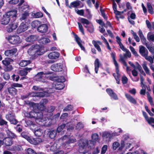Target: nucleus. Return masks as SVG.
<instances>
[{"label": "nucleus", "instance_id": "47", "mask_svg": "<svg viewBox=\"0 0 154 154\" xmlns=\"http://www.w3.org/2000/svg\"><path fill=\"white\" fill-rule=\"evenodd\" d=\"M98 135L97 133L93 134L91 136L92 140L94 142L97 141L98 139Z\"/></svg>", "mask_w": 154, "mask_h": 154}, {"label": "nucleus", "instance_id": "3", "mask_svg": "<svg viewBox=\"0 0 154 154\" xmlns=\"http://www.w3.org/2000/svg\"><path fill=\"white\" fill-rule=\"evenodd\" d=\"M6 13L9 18L10 19L11 22H14L17 19L18 14L17 11L16 9L10 11Z\"/></svg>", "mask_w": 154, "mask_h": 154}, {"label": "nucleus", "instance_id": "40", "mask_svg": "<svg viewBox=\"0 0 154 154\" xmlns=\"http://www.w3.org/2000/svg\"><path fill=\"white\" fill-rule=\"evenodd\" d=\"M73 106L71 104L67 105L63 110V112L71 111L73 110Z\"/></svg>", "mask_w": 154, "mask_h": 154}, {"label": "nucleus", "instance_id": "42", "mask_svg": "<svg viewBox=\"0 0 154 154\" xmlns=\"http://www.w3.org/2000/svg\"><path fill=\"white\" fill-rule=\"evenodd\" d=\"M40 42L42 43V44H45L50 42V40L48 38H43L39 40Z\"/></svg>", "mask_w": 154, "mask_h": 154}, {"label": "nucleus", "instance_id": "63", "mask_svg": "<svg viewBox=\"0 0 154 154\" xmlns=\"http://www.w3.org/2000/svg\"><path fill=\"white\" fill-rule=\"evenodd\" d=\"M94 30V27L93 25H90L88 26L87 30L90 32H93Z\"/></svg>", "mask_w": 154, "mask_h": 154}, {"label": "nucleus", "instance_id": "32", "mask_svg": "<svg viewBox=\"0 0 154 154\" xmlns=\"http://www.w3.org/2000/svg\"><path fill=\"white\" fill-rule=\"evenodd\" d=\"M30 60H21L19 63V65L21 67H25L31 63Z\"/></svg>", "mask_w": 154, "mask_h": 154}, {"label": "nucleus", "instance_id": "24", "mask_svg": "<svg viewBox=\"0 0 154 154\" xmlns=\"http://www.w3.org/2000/svg\"><path fill=\"white\" fill-rule=\"evenodd\" d=\"M51 69L52 70L55 72L60 71L62 69L60 65L58 63L52 65L51 66Z\"/></svg>", "mask_w": 154, "mask_h": 154}, {"label": "nucleus", "instance_id": "33", "mask_svg": "<svg viewBox=\"0 0 154 154\" xmlns=\"http://www.w3.org/2000/svg\"><path fill=\"white\" fill-rule=\"evenodd\" d=\"M64 87V84L63 83L57 82L55 85V89L56 90H60Z\"/></svg>", "mask_w": 154, "mask_h": 154}, {"label": "nucleus", "instance_id": "1", "mask_svg": "<svg viewBox=\"0 0 154 154\" xmlns=\"http://www.w3.org/2000/svg\"><path fill=\"white\" fill-rule=\"evenodd\" d=\"M111 55L113 59L114 64L115 66L116 72V73L117 74V76L115 77V78L116 80L117 83L119 84H120V80L119 79V76L120 75L119 73V64L116 59L115 53L112 52L111 54Z\"/></svg>", "mask_w": 154, "mask_h": 154}, {"label": "nucleus", "instance_id": "64", "mask_svg": "<svg viewBox=\"0 0 154 154\" xmlns=\"http://www.w3.org/2000/svg\"><path fill=\"white\" fill-rule=\"evenodd\" d=\"M22 126L20 125V124H18L15 127L16 131L18 132H20L22 131Z\"/></svg>", "mask_w": 154, "mask_h": 154}, {"label": "nucleus", "instance_id": "53", "mask_svg": "<svg viewBox=\"0 0 154 154\" xmlns=\"http://www.w3.org/2000/svg\"><path fill=\"white\" fill-rule=\"evenodd\" d=\"M130 49L132 54L136 57H138V54L135 51V49L132 46H130Z\"/></svg>", "mask_w": 154, "mask_h": 154}, {"label": "nucleus", "instance_id": "26", "mask_svg": "<svg viewBox=\"0 0 154 154\" xmlns=\"http://www.w3.org/2000/svg\"><path fill=\"white\" fill-rule=\"evenodd\" d=\"M125 96L128 100L131 103L134 104L137 103V102L136 100L130 94L126 93L125 94Z\"/></svg>", "mask_w": 154, "mask_h": 154}, {"label": "nucleus", "instance_id": "4", "mask_svg": "<svg viewBox=\"0 0 154 154\" xmlns=\"http://www.w3.org/2000/svg\"><path fill=\"white\" fill-rule=\"evenodd\" d=\"M8 40L10 43L13 45L19 44L21 42L20 37L17 35L9 36Z\"/></svg>", "mask_w": 154, "mask_h": 154}, {"label": "nucleus", "instance_id": "50", "mask_svg": "<svg viewBox=\"0 0 154 154\" xmlns=\"http://www.w3.org/2000/svg\"><path fill=\"white\" fill-rule=\"evenodd\" d=\"M66 124H63L60 126H58L57 128V131L58 133L60 132L65 127Z\"/></svg>", "mask_w": 154, "mask_h": 154}, {"label": "nucleus", "instance_id": "5", "mask_svg": "<svg viewBox=\"0 0 154 154\" xmlns=\"http://www.w3.org/2000/svg\"><path fill=\"white\" fill-rule=\"evenodd\" d=\"M5 118L11 124L16 125L18 122V121L16 119V116L14 113H11L7 114L5 116Z\"/></svg>", "mask_w": 154, "mask_h": 154}, {"label": "nucleus", "instance_id": "45", "mask_svg": "<svg viewBox=\"0 0 154 154\" xmlns=\"http://www.w3.org/2000/svg\"><path fill=\"white\" fill-rule=\"evenodd\" d=\"M146 63H144L142 64V66L145 71L146 73L148 75L149 74V70L146 66Z\"/></svg>", "mask_w": 154, "mask_h": 154}, {"label": "nucleus", "instance_id": "49", "mask_svg": "<svg viewBox=\"0 0 154 154\" xmlns=\"http://www.w3.org/2000/svg\"><path fill=\"white\" fill-rule=\"evenodd\" d=\"M35 119H41L42 118L43 115L42 112H36Z\"/></svg>", "mask_w": 154, "mask_h": 154}, {"label": "nucleus", "instance_id": "38", "mask_svg": "<svg viewBox=\"0 0 154 154\" xmlns=\"http://www.w3.org/2000/svg\"><path fill=\"white\" fill-rule=\"evenodd\" d=\"M92 43L94 45V46L95 48L99 52H100L101 51V49L100 46L98 44L97 42L95 41V40H93L92 41Z\"/></svg>", "mask_w": 154, "mask_h": 154}, {"label": "nucleus", "instance_id": "12", "mask_svg": "<svg viewBox=\"0 0 154 154\" xmlns=\"http://www.w3.org/2000/svg\"><path fill=\"white\" fill-rule=\"evenodd\" d=\"M39 37V36L38 35H30L26 37L25 38V40L26 42L32 43L36 41Z\"/></svg>", "mask_w": 154, "mask_h": 154}, {"label": "nucleus", "instance_id": "7", "mask_svg": "<svg viewBox=\"0 0 154 154\" xmlns=\"http://www.w3.org/2000/svg\"><path fill=\"white\" fill-rule=\"evenodd\" d=\"M37 47H38V45H32L27 51L28 54L31 56V58L32 59H34V56L35 52L36 51V49Z\"/></svg>", "mask_w": 154, "mask_h": 154}, {"label": "nucleus", "instance_id": "34", "mask_svg": "<svg viewBox=\"0 0 154 154\" xmlns=\"http://www.w3.org/2000/svg\"><path fill=\"white\" fill-rule=\"evenodd\" d=\"M41 23V22L40 21L34 20L32 22L31 26L32 28L34 29L36 28L37 29V28L39 27V26Z\"/></svg>", "mask_w": 154, "mask_h": 154}, {"label": "nucleus", "instance_id": "10", "mask_svg": "<svg viewBox=\"0 0 154 154\" xmlns=\"http://www.w3.org/2000/svg\"><path fill=\"white\" fill-rule=\"evenodd\" d=\"M18 25L17 23L11 22L7 27V31L8 32H12L17 28Z\"/></svg>", "mask_w": 154, "mask_h": 154}, {"label": "nucleus", "instance_id": "51", "mask_svg": "<svg viewBox=\"0 0 154 154\" xmlns=\"http://www.w3.org/2000/svg\"><path fill=\"white\" fill-rule=\"evenodd\" d=\"M13 69V68L12 65H9L5 66L4 67V69L5 71L9 72L10 71Z\"/></svg>", "mask_w": 154, "mask_h": 154}, {"label": "nucleus", "instance_id": "52", "mask_svg": "<svg viewBox=\"0 0 154 154\" xmlns=\"http://www.w3.org/2000/svg\"><path fill=\"white\" fill-rule=\"evenodd\" d=\"M26 154H38L33 149L30 148H29L27 149Z\"/></svg>", "mask_w": 154, "mask_h": 154}, {"label": "nucleus", "instance_id": "39", "mask_svg": "<svg viewBox=\"0 0 154 154\" xmlns=\"http://www.w3.org/2000/svg\"><path fill=\"white\" fill-rule=\"evenodd\" d=\"M126 138H124V140H121V146L118 149L119 150H122L124 147L125 144L126 143Z\"/></svg>", "mask_w": 154, "mask_h": 154}, {"label": "nucleus", "instance_id": "2", "mask_svg": "<svg viewBox=\"0 0 154 154\" xmlns=\"http://www.w3.org/2000/svg\"><path fill=\"white\" fill-rule=\"evenodd\" d=\"M30 125V128L34 131V133L35 135L37 137H40L43 134V130L40 129H36L35 128L33 129L32 128L37 127V125L32 121H29Z\"/></svg>", "mask_w": 154, "mask_h": 154}, {"label": "nucleus", "instance_id": "57", "mask_svg": "<svg viewBox=\"0 0 154 154\" xmlns=\"http://www.w3.org/2000/svg\"><path fill=\"white\" fill-rule=\"evenodd\" d=\"M37 108L40 111L44 110L46 108L45 106V105L41 103L39 105H38L37 106Z\"/></svg>", "mask_w": 154, "mask_h": 154}, {"label": "nucleus", "instance_id": "15", "mask_svg": "<svg viewBox=\"0 0 154 154\" xmlns=\"http://www.w3.org/2000/svg\"><path fill=\"white\" fill-rule=\"evenodd\" d=\"M106 91L111 98L115 100L118 99V97L117 94L112 89L109 88H107L106 89Z\"/></svg>", "mask_w": 154, "mask_h": 154}, {"label": "nucleus", "instance_id": "16", "mask_svg": "<svg viewBox=\"0 0 154 154\" xmlns=\"http://www.w3.org/2000/svg\"><path fill=\"white\" fill-rule=\"evenodd\" d=\"M46 74L43 72H39L35 76V80L37 81L43 82L44 80V75Z\"/></svg>", "mask_w": 154, "mask_h": 154}, {"label": "nucleus", "instance_id": "56", "mask_svg": "<svg viewBox=\"0 0 154 154\" xmlns=\"http://www.w3.org/2000/svg\"><path fill=\"white\" fill-rule=\"evenodd\" d=\"M119 143L117 142H114L112 144V149L114 150H115L119 146Z\"/></svg>", "mask_w": 154, "mask_h": 154}, {"label": "nucleus", "instance_id": "6", "mask_svg": "<svg viewBox=\"0 0 154 154\" xmlns=\"http://www.w3.org/2000/svg\"><path fill=\"white\" fill-rule=\"evenodd\" d=\"M88 145V141H84L83 140H80L78 144V151L79 153L83 152L86 150L87 146Z\"/></svg>", "mask_w": 154, "mask_h": 154}, {"label": "nucleus", "instance_id": "25", "mask_svg": "<svg viewBox=\"0 0 154 154\" xmlns=\"http://www.w3.org/2000/svg\"><path fill=\"white\" fill-rule=\"evenodd\" d=\"M8 91L10 95L12 96H14L17 94V90L15 88L11 86L8 88Z\"/></svg>", "mask_w": 154, "mask_h": 154}, {"label": "nucleus", "instance_id": "44", "mask_svg": "<svg viewBox=\"0 0 154 154\" xmlns=\"http://www.w3.org/2000/svg\"><path fill=\"white\" fill-rule=\"evenodd\" d=\"M112 136V135L109 132H105L102 134L103 137L106 138L111 139Z\"/></svg>", "mask_w": 154, "mask_h": 154}, {"label": "nucleus", "instance_id": "21", "mask_svg": "<svg viewBox=\"0 0 154 154\" xmlns=\"http://www.w3.org/2000/svg\"><path fill=\"white\" fill-rule=\"evenodd\" d=\"M2 141L3 142V145L4 144L6 146H10L13 144L12 139L9 137H5Z\"/></svg>", "mask_w": 154, "mask_h": 154}, {"label": "nucleus", "instance_id": "17", "mask_svg": "<svg viewBox=\"0 0 154 154\" xmlns=\"http://www.w3.org/2000/svg\"><path fill=\"white\" fill-rule=\"evenodd\" d=\"M28 141L31 144L36 145L42 142V139L39 138H34L30 137Z\"/></svg>", "mask_w": 154, "mask_h": 154}, {"label": "nucleus", "instance_id": "27", "mask_svg": "<svg viewBox=\"0 0 154 154\" xmlns=\"http://www.w3.org/2000/svg\"><path fill=\"white\" fill-rule=\"evenodd\" d=\"M36 112L34 111H31L29 112H26L25 113V116L26 117L29 118L35 119Z\"/></svg>", "mask_w": 154, "mask_h": 154}, {"label": "nucleus", "instance_id": "54", "mask_svg": "<svg viewBox=\"0 0 154 154\" xmlns=\"http://www.w3.org/2000/svg\"><path fill=\"white\" fill-rule=\"evenodd\" d=\"M147 97L148 100L149 102L150 105H153V101L152 98L150 96V95L149 94V93L148 92H147Z\"/></svg>", "mask_w": 154, "mask_h": 154}, {"label": "nucleus", "instance_id": "30", "mask_svg": "<svg viewBox=\"0 0 154 154\" xmlns=\"http://www.w3.org/2000/svg\"><path fill=\"white\" fill-rule=\"evenodd\" d=\"M100 63L98 58L95 59L94 62V70L96 73H98L99 68L100 67Z\"/></svg>", "mask_w": 154, "mask_h": 154}, {"label": "nucleus", "instance_id": "20", "mask_svg": "<svg viewBox=\"0 0 154 154\" xmlns=\"http://www.w3.org/2000/svg\"><path fill=\"white\" fill-rule=\"evenodd\" d=\"M139 51L140 53L143 57L148 56V50L143 46L141 45L139 46Z\"/></svg>", "mask_w": 154, "mask_h": 154}, {"label": "nucleus", "instance_id": "31", "mask_svg": "<svg viewBox=\"0 0 154 154\" xmlns=\"http://www.w3.org/2000/svg\"><path fill=\"white\" fill-rule=\"evenodd\" d=\"M57 133V131L56 130H50L48 131V134L50 138L54 139L56 137Z\"/></svg>", "mask_w": 154, "mask_h": 154}, {"label": "nucleus", "instance_id": "28", "mask_svg": "<svg viewBox=\"0 0 154 154\" xmlns=\"http://www.w3.org/2000/svg\"><path fill=\"white\" fill-rule=\"evenodd\" d=\"M22 148L21 146L19 145L13 146L10 148V150L15 152L21 151Z\"/></svg>", "mask_w": 154, "mask_h": 154}, {"label": "nucleus", "instance_id": "35", "mask_svg": "<svg viewBox=\"0 0 154 154\" xmlns=\"http://www.w3.org/2000/svg\"><path fill=\"white\" fill-rule=\"evenodd\" d=\"M32 15L34 18H40L43 17V14L41 11H39L32 13Z\"/></svg>", "mask_w": 154, "mask_h": 154}, {"label": "nucleus", "instance_id": "13", "mask_svg": "<svg viewBox=\"0 0 154 154\" xmlns=\"http://www.w3.org/2000/svg\"><path fill=\"white\" fill-rule=\"evenodd\" d=\"M32 69L31 67H25L22 69L19 70L18 73L21 76H26Z\"/></svg>", "mask_w": 154, "mask_h": 154}, {"label": "nucleus", "instance_id": "8", "mask_svg": "<svg viewBox=\"0 0 154 154\" xmlns=\"http://www.w3.org/2000/svg\"><path fill=\"white\" fill-rule=\"evenodd\" d=\"M62 139L63 140H68L67 141L65 142V145L67 146H68L70 143H74L76 141V139L71 138L66 135L62 137Z\"/></svg>", "mask_w": 154, "mask_h": 154}, {"label": "nucleus", "instance_id": "62", "mask_svg": "<svg viewBox=\"0 0 154 154\" xmlns=\"http://www.w3.org/2000/svg\"><path fill=\"white\" fill-rule=\"evenodd\" d=\"M147 48L149 50V51L152 54H154V49L152 47L150 46L149 45L146 46Z\"/></svg>", "mask_w": 154, "mask_h": 154}, {"label": "nucleus", "instance_id": "60", "mask_svg": "<svg viewBox=\"0 0 154 154\" xmlns=\"http://www.w3.org/2000/svg\"><path fill=\"white\" fill-rule=\"evenodd\" d=\"M125 51L126 52V53L124 54V58H126L127 57L129 58L131 57V54L129 51L127 49V50Z\"/></svg>", "mask_w": 154, "mask_h": 154}, {"label": "nucleus", "instance_id": "37", "mask_svg": "<svg viewBox=\"0 0 154 154\" xmlns=\"http://www.w3.org/2000/svg\"><path fill=\"white\" fill-rule=\"evenodd\" d=\"M147 7L148 9V10L149 13L150 14H154L153 8L152 7V6L151 4L150 3H147Z\"/></svg>", "mask_w": 154, "mask_h": 154}, {"label": "nucleus", "instance_id": "19", "mask_svg": "<svg viewBox=\"0 0 154 154\" xmlns=\"http://www.w3.org/2000/svg\"><path fill=\"white\" fill-rule=\"evenodd\" d=\"M17 51V48H13L10 50L5 51V54L7 56L11 57L15 54Z\"/></svg>", "mask_w": 154, "mask_h": 154}, {"label": "nucleus", "instance_id": "14", "mask_svg": "<svg viewBox=\"0 0 154 154\" xmlns=\"http://www.w3.org/2000/svg\"><path fill=\"white\" fill-rule=\"evenodd\" d=\"M10 21V19L9 18L6 13L3 15L2 17L0 20L1 23L4 25L8 24Z\"/></svg>", "mask_w": 154, "mask_h": 154}, {"label": "nucleus", "instance_id": "61", "mask_svg": "<svg viewBox=\"0 0 154 154\" xmlns=\"http://www.w3.org/2000/svg\"><path fill=\"white\" fill-rule=\"evenodd\" d=\"M7 134L10 137H9L14 138L16 137V135L14 133L9 130H8L7 132Z\"/></svg>", "mask_w": 154, "mask_h": 154}, {"label": "nucleus", "instance_id": "59", "mask_svg": "<svg viewBox=\"0 0 154 154\" xmlns=\"http://www.w3.org/2000/svg\"><path fill=\"white\" fill-rule=\"evenodd\" d=\"M107 146L106 145H104L101 149V154H104L107 150Z\"/></svg>", "mask_w": 154, "mask_h": 154}, {"label": "nucleus", "instance_id": "36", "mask_svg": "<svg viewBox=\"0 0 154 154\" xmlns=\"http://www.w3.org/2000/svg\"><path fill=\"white\" fill-rule=\"evenodd\" d=\"M21 137L26 139L28 141L31 137L29 135V133L26 131H23L21 134Z\"/></svg>", "mask_w": 154, "mask_h": 154}, {"label": "nucleus", "instance_id": "58", "mask_svg": "<svg viewBox=\"0 0 154 154\" xmlns=\"http://www.w3.org/2000/svg\"><path fill=\"white\" fill-rule=\"evenodd\" d=\"M65 81V79L63 76H58L57 79V82L63 83Z\"/></svg>", "mask_w": 154, "mask_h": 154}, {"label": "nucleus", "instance_id": "11", "mask_svg": "<svg viewBox=\"0 0 154 154\" xmlns=\"http://www.w3.org/2000/svg\"><path fill=\"white\" fill-rule=\"evenodd\" d=\"M48 29V27L46 24H41L37 28V31L41 33H45L47 31Z\"/></svg>", "mask_w": 154, "mask_h": 154}, {"label": "nucleus", "instance_id": "23", "mask_svg": "<svg viewBox=\"0 0 154 154\" xmlns=\"http://www.w3.org/2000/svg\"><path fill=\"white\" fill-rule=\"evenodd\" d=\"M75 40L76 41L79 46L81 48L82 50H85V47L82 45L81 43L82 40L78 35L76 34H74Z\"/></svg>", "mask_w": 154, "mask_h": 154}, {"label": "nucleus", "instance_id": "55", "mask_svg": "<svg viewBox=\"0 0 154 154\" xmlns=\"http://www.w3.org/2000/svg\"><path fill=\"white\" fill-rule=\"evenodd\" d=\"M55 106H51L47 108V111L48 113H51L55 110Z\"/></svg>", "mask_w": 154, "mask_h": 154}, {"label": "nucleus", "instance_id": "22", "mask_svg": "<svg viewBox=\"0 0 154 154\" xmlns=\"http://www.w3.org/2000/svg\"><path fill=\"white\" fill-rule=\"evenodd\" d=\"M60 55V53L56 51L52 52L48 55V57L51 59H56L58 58Z\"/></svg>", "mask_w": 154, "mask_h": 154}, {"label": "nucleus", "instance_id": "9", "mask_svg": "<svg viewBox=\"0 0 154 154\" xmlns=\"http://www.w3.org/2000/svg\"><path fill=\"white\" fill-rule=\"evenodd\" d=\"M28 28V27L25 23L22 22L20 24L17 30V34H20L27 30Z\"/></svg>", "mask_w": 154, "mask_h": 154}, {"label": "nucleus", "instance_id": "43", "mask_svg": "<svg viewBox=\"0 0 154 154\" xmlns=\"http://www.w3.org/2000/svg\"><path fill=\"white\" fill-rule=\"evenodd\" d=\"M11 59L9 58H6L5 60L2 61V63L5 66L8 65L10 64V60Z\"/></svg>", "mask_w": 154, "mask_h": 154}, {"label": "nucleus", "instance_id": "29", "mask_svg": "<svg viewBox=\"0 0 154 154\" xmlns=\"http://www.w3.org/2000/svg\"><path fill=\"white\" fill-rule=\"evenodd\" d=\"M80 1L79 0L70 3L69 8L71 9L72 8H76L80 5Z\"/></svg>", "mask_w": 154, "mask_h": 154}, {"label": "nucleus", "instance_id": "41", "mask_svg": "<svg viewBox=\"0 0 154 154\" xmlns=\"http://www.w3.org/2000/svg\"><path fill=\"white\" fill-rule=\"evenodd\" d=\"M0 126H5L6 128H7L8 127V122L7 121L2 119L0 121Z\"/></svg>", "mask_w": 154, "mask_h": 154}, {"label": "nucleus", "instance_id": "18", "mask_svg": "<svg viewBox=\"0 0 154 154\" xmlns=\"http://www.w3.org/2000/svg\"><path fill=\"white\" fill-rule=\"evenodd\" d=\"M36 51L34 56V59L37 58L38 56L42 55L44 53L42 48L39 45H38V47H37Z\"/></svg>", "mask_w": 154, "mask_h": 154}, {"label": "nucleus", "instance_id": "46", "mask_svg": "<svg viewBox=\"0 0 154 154\" xmlns=\"http://www.w3.org/2000/svg\"><path fill=\"white\" fill-rule=\"evenodd\" d=\"M29 16V13L28 12H25L24 13L22 14L21 17L20 18L21 21L26 19L27 17Z\"/></svg>", "mask_w": 154, "mask_h": 154}, {"label": "nucleus", "instance_id": "48", "mask_svg": "<svg viewBox=\"0 0 154 154\" xmlns=\"http://www.w3.org/2000/svg\"><path fill=\"white\" fill-rule=\"evenodd\" d=\"M100 11L102 17H103L105 20H107L108 19V17L105 14L104 10L102 8L101 6L100 7Z\"/></svg>", "mask_w": 154, "mask_h": 154}]
</instances>
